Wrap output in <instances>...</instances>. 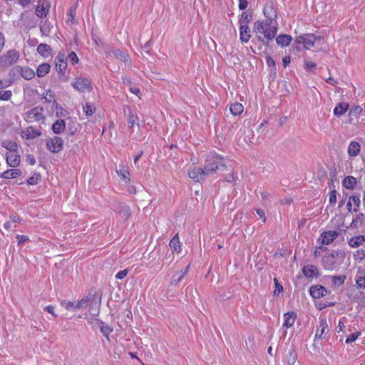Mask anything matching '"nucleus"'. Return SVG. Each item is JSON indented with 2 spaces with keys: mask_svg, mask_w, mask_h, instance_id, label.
I'll return each mask as SVG.
<instances>
[{
  "mask_svg": "<svg viewBox=\"0 0 365 365\" xmlns=\"http://www.w3.org/2000/svg\"><path fill=\"white\" fill-rule=\"evenodd\" d=\"M223 157L216 153H210L205 158V165L203 168L206 177L213 175L218 170H225L226 165L222 163Z\"/></svg>",
  "mask_w": 365,
  "mask_h": 365,
  "instance_id": "f257e3e1",
  "label": "nucleus"
},
{
  "mask_svg": "<svg viewBox=\"0 0 365 365\" xmlns=\"http://www.w3.org/2000/svg\"><path fill=\"white\" fill-rule=\"evenodd\" d=\"M20 54L16 49H9L0 56V66L9 67L14 64L19 58Z\"/></svg>",
  "mask_w": 365,
  "mask_h": 365,
  "instance_id": "f03ea898",
  "label": "nucleus"
},
{
  "mask_svg": "<svg viewBox=\"0 0 365 365\" xmlns=\"http://www.w3.org/2000/svg\"><path fill=\"white\" fill-rule=\"evenodd\" d=\"M16 74H20L26 80H31L35 76V71L27 66H16L9 71V76H15Z\"/></svg>",
  "mask_w": 365,
  "mask_h": 365,
  "instance_id": "7ed1b4c3",
  "label": "nucleus"
},
{
  "mask_svg": "<svg viewBox=\"0 0 365 365\" xmlns=\"http://www.w3.org/2000/svg\"><path fill=\"white\" fill-rule=\"evenodd\" d=\"M63 139L57 136L50 138L46 143L48 149L53 153L60 152L63 149Z\"/></svg>",
  "mask_w": 365,
  "mask_h": 365,
  "instance_id": "20e7f679",
  "label": "nucleus"
},
{
  "mask_svg": "<svg viewBox=\"0 0 365 365\" xmlns=\"http://www.w3.org/2000/svg\"><path fill=\"white\" fill-rule=\"evenodd\" d=\"M56 69L58 73L64 75L67 68V56L63 53H58L55 58Z\"/></svg>",
  "mask_w": 365,
  "mask_h": 365,
  "instance_id": "39448f33",
  "label": "nucleus"
},
{
  "mask_svg": "<svg viewBox=\"0 0 365 365\" xmlns=\"http://www.w3.org/2000/svg\"><path fill=\"white\" fill-rule=\"evenodd\" d=\"M73 86L76 90L83 93L92 90L90 81L86 78H78L76 81L73 83Z\"/></svg>",
  "mask_w": 365,
  "mask_h": 365,
  "instance_id": "423d86ee",
  "label": "nucleus"
},
{
  "mask_svg": "<svg viewBox=\"0 0 365 365\" xmlns=\"http://www.w3.org/2000/svg\"><path fill=\"white\" fill-rule=\"evenodd\" d=\"M43 109L41 107H35L25 113V118L28 121H39L43 118Z\"/></svg>",
  "mask_w": 365,
  "mask_h": 365,
  "instance_id": "0eeeda50",
  "label": "nucleus"
},
{
  "mask_svg": "<svg viewBox=\"0 0 365 365\" xmlns=\"http://www.w3.org/2000/svg\"><path fill=\"white\" fill-rule=\"evenodd\" d=\"M189 177L195 182H200L207 178L203 168L195 167L188 171Z\"/></svg>",
  "mask_w": 365,
  "mask_h": 365,
  "instance_id": "6e6552de",
  "label": "nucleus"
},
{
  "mask_svg": "<svg viewBox=\"0 0 365 365\" xmlns=\"http://www.w3.org/2000/svg\"><path fill=\"white\" fill-rule=\"evenodd\" d=\"M50 9V4L45 0H39L36 7V14L40 18L47 16Z\"/></svg>",
  "mask_w": 365,
  "mask_h": 365,
  "instance_id": "1a4fd4ad",
  "label": "nucleus"
},
{
  "mask_svg": "<svg viewBox=\"0 0 365 365\" xmlns=\"http://www.w3.org/2000/svg\"><path fill=\"white\" fill-rule=\"evenodd\" d=\"M339 235L336 231H326L321 234L318 241L321 244L329 245Z\"/></svg>",
  "mask_w": 365,
  "mask_h": 365,
  "instance_id": "9d476101",
  "label": "nucleus"
},
{
  "mask_svg": "<svg viewBox=\"0 0 365 365\" xmlns=\"http://www.w3.org/2000/svg\"><path fill=\"white\" fill-rule=\"evenodd\" d=\"M263 14L268 21L272 22L277 18V11L272 2H267L263 9Z\"/></svg>",
  "mask_w": 365,
  "mask_h": 365,
  "instance_id": "9b49d317",
  "label": "nucleus"
},
{
  "mask_svg": "<svg viewBox=\"0 0 365 365\" xmlns=\"http://www.w3.org/2000/svg\"><path fill=\"white\" fill-rule=\"evenodd\" d=\"M272 22L267 20V21H257L255 23L254 29L257 33H260L265 35L268 32V29L271 26Z\"/></svg>",
  "mask_w": 365,
  "mask_h": 365,
  "instance_id": "f8f14e48",
  "label": "nucleus"
},
{
  "mask_svg": "<svg viewBox=\"0 0 365 365\" xmlns=\"http://www.w3.org/2000/svg\"><path fill=\"white\" fill-rule=\"evenodd\" d=\"M123 111L125 113L128 112V127L129 128H133L135 125H138V116L137 114L133 113L130 109L129 106H123Z\"/></svg>",
  "mask_w": 365,
  "mask_h": 365,
  "instance_id": "ddd939ff",
  "label": "nucleus"
},
{
  "mask_svg": "<svg viewBox=\"0 0 365 365\" xmlns=\"http://www.w3.org/2000/svg\"><path fill=\"white\" fill-rule=\"evenodd\" d=\"M309 293L313 298L319 299L327 294V291L322 285H313L309 289Z\"/></svg>",
  "mask_w": 365,
  "mask_h": 365,
  "instance_id": "4468645a",
  "label": "nucleus"
},
{
  "mask_svg": "<svg viewBox=\"0 0 365 365\" xmlns=\"http://www.w3.org/2000/svg\"><path fill=\"white\" fill-rule=\"evenodd\" d=\"M6 160L7 164L12 168L17 167L21 162L20 155L17 151L12 152L9 154L7 153L6 155Z\"/></svg>",
  "mask_w": 365,
  "mask_h": 365,
  "instance_id": "2eb2a0df",
  "label": "nucleus"
},
{
  "mask_svg": "<svg viewBox=\"0 0 365 365\" xmlns=\"http://www.w3.org/2000/svg\"><path fill=\"white\" fill-rule=\"evenodd\" d=\"M329 331L327 322L326 319L321 318L319 319V327L317 329V332L315 334V339H322L323 336V334L328 333Z\"/></svg>",
  "mask_w": 365,
  "mask_h": 365,
  "instance_id": "dca6fc26",
  "label": "nucleus"
},
{
  "mask_svg": "<svg viewBox=\"0 0 365 365\" xmlns=\"http://www.w3.org/2000/svg\"><path fill=\"white\" fill-rule=\"evenodd\" d=\"M41 131L34 127H29L22 131L21 135L24 138L34 139L41 135Z\"/></svg>",
  "mask_w": 365,
  "mask_h": 365,
  "instance_id": "f3484780",
  "label": "nucleus"
},
{
  "mask_svg": "<svg viewBox=\"0 0 365 365\" xmlns=\"http://www.w3.org/2000/svg\"><path fill=\"white\" fill-rule=\"evenodd\" d=\"M322 38V36H316L314 34H305L304 42V48L309 49L310 48H312L314 45L315 41H320Z\"/></svg>",
  "mask_w": 365,
  "mask_h": 365,
  "instance_id": "a211bd4d",
  "label": "nucleus"
},
{
  "mask_svg": "<svg viewBox=\"0 0 365 365\" xmlns=\"http://www.w3.org/2000/svg\"><path fill=\"white\" fill-rule=\"evenodd\" d=\"M323 267L327 270H333L336 268V260L332 256L325 255L322 258Z\"/></svg>",
  "mask_w": 365,
  "mask_h": 365,
  "instance_id": "6ab92c4d",
  "label": "nucleus"
},
{
  "mask_svg": "<svg viewBox=\"0 0 365 365\" xmlns=\"http://www.w3.org/2000/svg\"><path fill=\"white\" fill-rule=\"evenodd\" d=\"M251 31L248 25L242 24L240 26V36L242 43H247L251 38Z\"/></svg>",
  "mask_w": 365,
  "mask_h": 365,
  "instance_id": "aec40b11",
  "label": "nucleus"
},
{
  "mask_svg": "<svg viewBox=\"0 0 365 365\" xmlns=\"http://www.w3.org/2000/svg\"><path fill=\"white\" fill-rule=\"evenodd\" d=\"M297 314L294 312H289L284 314V323L283 326L289 328L291 327L296 319Z\"/></svg>",
  "mask_w": 365,
  "mask_h": 365,
  "instance_id": "412c9836",
  "label": "nucleus"
},
{
  "mask_svg": "<svg viewBox=\"0 0 365 365\" xmlns=\"http://www.w3.org/2000/svg\"><path fill=\"white\" fill-rule=\"evenodd\" d=\"M115 212H118L122 218L128 219L130 215L129 207L124 203H119L115 208Z\"/></svg>",
  "mask_w": 365,
  "mask_h": 365,
  "instance_id": "4be33fe9",
  "label": "nucleus"
},
{
  "mask_svg": "<svg viewBox=\"0 0 365 365\" xmlns=\"http://www.w3.org/2000/svg\"><path fill=\"white\" fill-rule=\"evenodd\" d=\"M302 272L308 278H313L318 274V269L315 265H307L302 268Z\"/></svg>",
  "mask_w": 365,
  "mask_h": 365,
  "instance_id": "5701e85b",
  "label": "nucleus"
},
{
  "mask_svg": "<svg viewBox=\"0 0 365 365\" xmlns=\"http://www.w3.org/2000/svg\"><path fill=\"white\" fill-rule=\"evenodd\" d=\"M21 175V171L19 169H9L4 171L0 175L1 178L4 179H14Z\"/></svg>",
  "mask_w": 365,
  "mask_h": 365,
  "instance_id": "b1692460",
  "label": "nucleus"
},
{
  "mask_svg": "<svg viewBox=\"0 0 365 365\" xmlns=\"http://www.w3.org/2000/svg\"><path fill=\"white\" fill-rule=\"evenodd\" d=\"M292 36L287 34H280L276 38V43L281 47H285L290 44L292 41Z\"/></svg>",
  "mask_w": 365,
  "mask_h": 365,
  "instance_id": "393cba45",
  "label": "nucleus"
},
{
  "mask_svg": "<svg viewBox=\"0 0 365 365\" xmlns=\"http://www.w3.org/2000/svg\"><path fill=\"white\" fill-rule=\"evenodd\" d=\"M361 145L356 141H352L348 147V154L351 157H356L360 153Z\"/></svg>",
  "mask_w": 365,
  "mask_h": 365,
  "instance_id": "a878e982",
  "label": "nucleus"
},
{
  "mask_svg": "<svg viewBox=\"0 0 365 365\" xmlns=\"http://www.w3.org/2000/svg\"><path fill=\"white\" fill-rule=\"evenodd\" d=\"M94 299V295L88 294L86 297H84L83 299H81L80 301H78L76 305L75 308L77 309H82V308H86L90 304L91 302Z\"/></svg>",
  "mask_w": 365,
  "mask_h": 365,
  "instance_id": "bb28decb",
  "label": "nucleus"
},
{
  "mask_svg": "<svg viewBox=\"0 0 365 365\" xmlns=\"http://www.w3.org/2000/svg\"><path fill=\"white\" fill-rule=\"evenodd\" d=\"M356 183L357 181L356 178L351 175L346 176L342 182L343 186L348 190L354 189L356 187Z\"/></svg>",
  "mask_w": 365,
  "mask_h": 365,
  "instance_id": "cd10ccee",
  "label": "nucleus"
},
{
  "mask_svg": "<svg viewBox=\"0 0 365 365\" xmlns=\"http://www.w3.org/2000/svg\"><path fill=\"white\" fill-rule=\"evenodd\" d=\"M365 242V236L364 235H358L351 237L349 240V245L351 247H357L361 245Z\"/></svg>",
  "mask_w": 365,
  "mask_h": 365,
  "instance_id": "c85d7f7f",
  "label": "nucleus"
},
{
  "mask_svg": "<svg viewBox=\"0 0 365 365\" xmlns=\"http://www.w3.org/2000/svg\"><path fill=\"white\" fill-rule=\"evenodd\" d=\"M37 51L43 57H48L51 54V48L46 43H40L37 47Z\"/></svg>",
  "mask_w": 365,
  "mask_h": 365,
  "instance_id": "c756f323",
  "label": "nucleus"
},
{
  "mask_svg": "<svg viewBox=\"0 0 365 365\" xmlns=\"http://www.w3.org/2000/svg\"><path fill=\"white\" fill-rule=\"evenodd\" d=\"M65 126L64 120H57L52 125L53 132L56 134H59L64 130Z\"/></svg>",
  "mask_w": 365,
  "mask_h": 365,
  "instance_id": "7c9ffc66",
  "label": "nucleus"
},
{
  "mask_svg": "<svg viewBox=\"0 0 365 365\" xmlns=\"http://www.w3.org/2000/svg\"><path fill=\"white\" fill-rule=\"evenodd\" d=\"M349 108V104L346 103H340L334 109V113L336 116H341L346 113Z\"/></svg>",
  "mask_w": 365,
  "mask_h": 365,
  "instance_id": "2f4dec72",
  "label": "nucleus"
},
{
  "mask_svg": "<svg viewBox=\"0 0 365 365\" xmlns=\"http://www.w3.org/2000/svg\"><path fill=\"white\" fill-rule=\"evenodd\" d=\"M169 245L173 250V252H176L177 253H179L180 252V243L178 234L173 237Z\"/></svg>",
  "mask_w": 365,
  "mask_h": 365,
  "instance_id": "473e14b6",
  "label": "nucleus"
},
{
  "mask_svg": "<svg viewBox=\"0 0 365 365\" xmlns=\"http://www.w3.org/2000/svg\"><path fill=\"white\" fill-rule=\"evenodd\" d=\"M51 66L47 63H43L38 66L36 74L38 77H43L46 76L50 71Z\"/></svg>",
  "mask_w": 365,
  "mask_h": 365,
  "instance_id": "72a5a7b5",
  "label": "nucleus"
},
{
  "mask_svg": "<svg viewBox=\"0 0 365 365\" xmlns=\"http://www.w3.org/2000/svg\"><path fill=\"white\" fill-rule=\"evenodd\" d=\"M2 146L9 150L11 153L17 151L18 145L14 140H5L2 143Z\"/></svg>",
  "mask_w": 365,
  "mask_h": 365,
  "instance_id": "f704fd0d",
  "label": "nucleus"
},
{
  "mask_svg": "<svg viewBox=\"0 0 365 365\" xmlns=\"http://www.w3.org/2000/svg\"><path fill=\"white\" fill-rule=\"evenodd\" d=\"M230 112L233 115H240V114H241L242 113V111H243V106L240 103H232L230 105Z\"/></svg>",
  "mask_w": 365,
  "mask_h": 365,
  "instance_id": "c9c22d12",
  "label": "nucleus"
},
{
  "mask_svg": "<svg viewBox=\"0 0 365 365\" xmlns=\"http://www.w3.org/2000/svg\"><path fill=\"white\" fill-rule=\"evenodd\" d=\"M78 4L77 3L71 6L68 11V19L72 24H75V17L76 14Z\"/></svg>",
  "mask_w": 365,
  "mask_h": 365,
  "instance_id": "e433bc0d",
  "label": "nucleus"
},
{
  "mask_svg": "<svg viewBox=\"0 0 365 365\" xmlns=\"http://www.w3.org/2000/svg\"><path fill=\"white\" fill-rule=\"evenodd\" d=\"M252 20V15L250 14H248L246 11L242 12L241 14V16L239 19V23L240 25L245 24L248 25V24Z\"/></svg>",
  "mask_w": 365,
  "mask_h": 365,
  "instance_id": "4c0bfd02",
  "label": "nucleus"
},
{
  "mask_svg": "<svg viewBox=\"0 0 365 365\" xmlns=\"http://www.w3.org/2000/svg\"><path fill=\"white\" fill-rule=\"evenodd\" d=\"M364 221V215L360 213L351 222L350 224V227L351 228H357L359 225L362 224Z\"/></svg>",
  "mask_w": 365,
  "mask_h": 365,
  "instance_id": "58836bf2",
  "label": "nucleus"
},
{
  "mask_svg": "<svg viewBox=\"0 0 365 365\" xmlns=\"http://www.w3.org/2000/svg\"><path fill=\"white\" fill-rule=\"evenodd\" d=\"M333 284L340 286L344 283L346 277L345 275L331 276L330 277Z\"/></svg>",
  "mask_w": 365,
  "mask_h": 365,
  "instance_id": "ea45409f",
  "label": "nucleus"
},
{
  "mask_svg": "<svg viewBox=\"0 0 365 365\" xmlns=\"http://www.w3.org/2000/svg\"><path fill=\"white\" fill-rule=\"evenodd\" d=\"M297 359V354L294 349H292L287 355V360L289 365H294Z\"/></svg>",
  "mask_w": 365,
  "mask_h": 365,
  "instance_id": "a19ab883",
  "label": "nucleus"
},
{
  "mask_svg": "<svg viewBox=\"0 0 365 365\" xmlns=\"http://www.w3.org/2000/svg\"><path fill=\"white\" fill-rule=\"evenodd\" d=\"M83 108V112L87 116L91 115L96 111V108L91 103H86Z\"/></svg>",
  "mask_w": 365,
  "mask_h": 365,
  "instance_id": "79ce46f5",
  "label": "nucleus"
},
{
  "mask_svg": "<svg viewBox=\"0 0 365 365\" xmlns=\"http://www.w3.org/2000/svg\"><path fill=\"white\" fill-rule=\"evenodd\" d=\"M277 32V28L276 26H270L268 29V32L265 35V38L268 41H271L275 37Z\"/></svg>",
  "mask_w": 365,
  "mask_h": 365,
  "instance_id": "37998d69",
  "label": "nucleus"
},
{
  "mask_svg": "<svg viewBox=\"0 0 365 365\" xmlns=\"http://www.w3.org/2000/svg\"><path fill=\"white\" fill-rule=\"evenodd\" d=\"M185 275L186 271H180L173 276L171 283L174 284H178Z\"/></svg>",
  "mask_w": 365,
  "mask_h": 365,
  "instance_id": "c03bdc74",
  "label": "nucleus"
},
{
  "mask_svg": "<svg viewBox=\"0 0 365 365\" xmlns=\"http://www.w3.org/2000/svg\"><path fill=\"white\" fill-rule=\"evenodd\" d=\"M101 331L105 336H108L112 331L113 329H111L108 325H106L101 321V326H100Z\"/></svg>",
  "mask_w": 365,
  "mask_h": 365,
  "instance_id": "a18cd8bd",
  "label": "nucleus"
},
{
  "mask_svg": "<svg viewBox=\"0 0 365 365\" xmlns=\"http://www.w3.org/2000/svg\"><path fill=\"white\" fill-rule=\"evenodd\" d=\"M113 55L117 58L123 60L125 63L128 61V55L120 50L113 51Z\"/></svg>",
  "mask_w": 365,
  "mask_h": 365,
  "instance_id": "49530a36",
  "label": "nucleus"
},
{
  "mask_svg": "<svg viewBox=\"0 0 365 365\" xmlns=\"http://www.w3.org/2000/svg\"><path fill=\"white\" fill-rule=\"evenodd\" d=\"M40 179L41 175L38 173H34V175L28 179L27 182L31 185H36Z\"/></svg>",
  "mask_w": 365,
  "mask_h": 365,
  "instance_id": "de8ad7c7",
  "label": "nucleus"
},
{
  "mask_svg": "<svg viewBox=\"0 0 365 365\" xmlns=\"http://www.w3.org/2000/svg\"><path fill=\"white\" fill-rule=\"evenodd\" d=\"M12 97V91L10 90L0 91V100L9 101Z\"/></svg>",
  "mask_w": 365,
  "mask_h": 365,
  "instance_id": "09e8293b",
  "label": "nucleus"
},
{
  "mask_svg": "<svg viewBox=\"0 0 365 365\" xmlns=\"http://www.w3.org/2000/svg\"><path fill=\"white\" fill-rule=\"evenodd\" d=\"M40 31L44 36H48L51 31L50 26L45 21L43 24L40 25Z\"/></svg>",
  "mask_w": 365,
  "mask_h": 365,
  "instance_id": "8fccbe9b",
  "label": "nucleus"
},
{
  "mask_svg": "<svg viewBox=\"0 0 365 365\" xmlns=\"http://www.w3.org/2000/svg\"><path fill=\"white\" fill-rule=\"evenodd\" d=\"M349 201L351 202V203L353 202L354 204V205H356V208H354V212H357L358 210V208L360 205V199H359V197L358 196H356V195H351L349 197Z\"/></svg>",
  "mask_w": 365,
  "mask_h": 365,
  "instance_id": "3c124183",
  "label": "nucleus"
},
{
  "mask_svg": "<svg viewBox=\"0 0 365 365\" xmlns=\"http://www.w3.org/2000/svg\"><path fill=\"white\" fill-rule=\"evenodd\" d=\"M44 98L46 99V101L47 102H53V105H56V108H58V103H56V101L54 100V96L53 94L52 93V92L51 91H48L46 92V95L45 96Z\"/></svg>",
  "mask_w": 365,
  "mask_h": 365,
  "instance_id": "603ef678",
  "label": "nucleus"
},
{
  "mask_svg": "<svg viewBox=\"0 0 365 365\" xmlns=\"http://www.w3.org/2000/svg\"><path fill=\"white\" fill-rule=\"evenodd\" d=\"M356 284L359 289H365V277H356Z\"/></svg>",
  "mask_w": 365,
  "mask_h": 365,
  "instance_id": "864d4df0",
  "label": "nucleus"
},
{
  "mask_svg": "<svg viewBox=\"0 0 365 365\" xmlns=\"http://www.w3.org/2000/svg\"><path fill=\"white\" fill-rule=\"evenodd\" d=\"M61 304L63 307H65L67 310H71V309H76V308H75L76 304H74L73 302H71L70 301H68V300H63V301H61Z\"/></svg>",
  "mask_w": 365,
  "mask_h": 365,
  "instance_id": "5fc2aeb1",
  "label": "nucleus"
},
{
  "mask_svg": "<svg viewBox=\"0 0 365 365\" xmlns=\"http://www.w3.org/2000/svg\"><path fill=\"white\" fill-rule=\"evenodd\" d=\"M69 60L73 64H76L78 63L79 59L76 55V53L73 51L71 52L68 56L67 60Z\"/></svg>",
  "mask_w": 365,
  "mask_h": 365,
  "instance_id": "6e6d98bb",
  "label": "nucleus"
},
{
  "mask_svg": "<svg viewBox=\"0 0 365 365\" xmlns=\"http://www.w3.org/2000/svg\"><path fill=\"white\" fill-rule=\"evenodd\" d=\"M354 257L355 259L362 260L365 258V250H358L354 254Z\"/></svg>",
  "mask_w": 365,
  "mask_h": 365,
  "instance_id": "4d7b16f0",
  "label": "nucleus"
},
{
  "mask_svg": "<svg viewBox=\"0 0 365 365\" xmlns=\"http://www.w3.org/2000/svg\"><path fill=\"white\" fill-rule=\"evenodd\" d=\"M304 67L307 71H312L317 67V65L315 63H313L308 60H304Z\"/></svg>",
  "mask_w": 365,
  "mask_h": 365,
  "instance_id": "13d9d810",
  "label": "nucleus"
},
{
  "mask_svg": "<svg viewBox=\"0 0 365 365\" xmlns=\"http://www.w3.org/2000/svg\"><path fill=\"white\" fill-rule=\"evenodd\" d=\"M360 332H355L349 336L346 339V343L349 344L355 341V340L360 336Z\"/></svg>",
  "mask_w": 365,
  "mask_h": 365,
  "instance_id": "bf43d9fd",
  "label": "nucleus"
},
{
  "mask_svg": "<svg viewBox=\"0 0 365 365\" xmlns=\"http://www.w3.org/2000/svg\"><path fill=\"white\" fill-rule=\"evenodd\" d=\"M274 281L275 284L274 294L277 295L283 291V287L279 283L278 280L276 278L274 279Z\"/></svg>",
  "mask_w": 365,
  "mask_h": 365,
  "instance_id": "052dcab7",
  "label": "nucleus"
},
{
  "mask_svg": "<svg viewBox=\"0 0 365 365\" xmlns=\"http://www.w3.org/2000/svg\"><path fill=\"white\" fill-rule=\"evenodd\" d=\"M12 83H13V81L11 79H9V80L0 79V90L10 86Z\"/></svg>",
  "mask_w": 365,
  "mask_h": 365,
  "instance_id": "680f3d73",
  "label": "nucleus"
},
{
  "mask_svg": "<svg viewBox=\"0 0 365 365\" xmlns=\"http://www.w3.org/2000/svg\"><path fill=\"white\" fill-rule=\"evenodd\" d=\"M118 175L123 179H126L129 175V172L127 169L122 168L121 169L116 171Z\"/></svg>",
  "mask_w": 365,
  "mask_h": 365,
  "instance_id": "e2e57ef3",
  "label": "nucleus"
},
{
  "mask_svg": "<svg viewBox=\"0 0 365 365\" xmlns=\"http://www.w3.org/2000/svg\"><path fill=\"white\" fill-rule=\"evenodd\" d=\"M329 203L335 204L336 202V191L335 190H332L329 193Z\"/></svg>",
  "mask_w": 365,
  "mask_h": 365,
  "instance_id": "0e129e2a",
  "label": "nucleus"
},
{
  "mask_svg": "<svg viewBox=\"0 0 365 365\" xmlns=\"http://www.w3.org/2000/svg\"><path fill=\"white\" fill-rule=\"evenodd\" d=\"M328 255L329 256L333 255V258L335 260L336 257H343L344 256V252L342 251H339V250H334L331 253H329Z\"/></svg>",
  "mask_w": 365,
  "mask_h": 365,
  "instance_id": "69168bd1",
  "label": "nucleus"
},
{
  "mask_svg": "<svg viewBox=\"0 0 365 365\" xmlns=\"http://www.w3.org/2000/svg\"><path fill=\"white\" fill-rule=\"evenodd\" d=\"M128 274V269H123L120 272H118L116 275L115 278L118 279H124Z\"/></svg>",
  "mask_w": 365,
  "mask_h": 365,
  "instance_id": "338daca9",
  "label": "nucleus"
},
{
  "mask_svg": "<svg viewBox=\"0 0 365 365\" xmlns=\"http://www.w3.org/2000/svg\"><path fill=\"white\" fill-rule=\"evenodd\" d=\"M266 63H267V65L269 66V67H274L275 68V61L274 60L270 57V56H267L266 57Z\"/></svg>",
  "mask_w": 365,
  "mask_h": 365,
  "instance_id": "774afa93",
  "label": "nucleus"
}]
</instances>
